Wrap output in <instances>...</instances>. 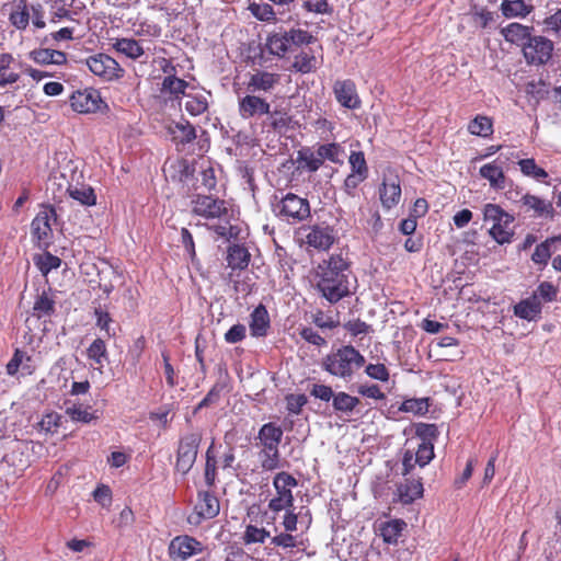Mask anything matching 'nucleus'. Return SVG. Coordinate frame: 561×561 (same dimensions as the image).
<instances>
[{
	"label": "nucleus",
	"mask_w": 561,
	"mask_h": 561,
	"mask_svg": "<svg viewBox=\"0 0 561 561\" xmlns=\"http://www.w3.org/2000/svg\"><path fill=\"white\" fill-rule=\"evenodd\" d=\"M318 276L317 287L329 302L335 304L351 295L353 275L350 261L342 252L323 260L318 265Z\"/></svg>",
	"instance_id": "nucleus-1"
},
{
	"label": "nucleus",
	"mask_w": 561,
	"mask_h": 561,
	"mask_svg": "<svg viewBox=\"0 0 561 561\" xmlns=\"http://www.w3.org/2000/svg\"><path fill=\"white\" fill-rule=\"evenodd\" d=\"M366 364L364 355L352 345H344L328 354L322 368L331 376L351 381Z\"/></svg>",
	"instance_id": "nucleus-2"
},
{
	"label": "nucleus",
	"mask_w": 561,
	"mask_h": 561,
	"mask_svg": "<svg viewBox=\"0 0 561 561\" xmlns=\"http://www.w3.org/2000/svg\"><path fill=\"white\" fill-rule=\"evenodd\" d=\"M483 217L485 222H490L489 232L499 243H510L514 236V217L504 211L499 205L486 204L483 207Z\"/></svg>",
	"instance_id": "nucleus-3"
},
{
	"label": "nucleus",
	"mask_w": 561,
	"mask_h": 561,
	"mask_svg": "<svg viewBox=\"0 0 561 561\" xmlns=\"http://www.w3.org/2000/svg\"><path fill=\"white\" fill-rule=\"evenodd\" d=\"M273 203L274 214L287 222H300L310 216L308 199L294 193H287L280 198L275 195Z\"/></svg>",
	"instance_id": "nucleus-4"
},
{
	"label": "nucleus",
	"mask_w": 561,
	"mask_h": 561,
	"mask_svg": "<svg viewBox=\"0 0 561 561\" xmlns=\"http://www.w3.org/2000/svg\"><path fill=\"white\" fill-rule=\"evenodd\" d=\"M238 113L241 118L250 119L254 117H261L264 115H268L272 119V125L277 128L286 125V122L280 118H275V114L271 112V104L266 99L260 96L257 93H251L243 96H239L238 99Z\"/></svg>",
	"instance_id": "nucleus-5"
},
{
	"label": "nucleus",
	"mask_w": 561,
	"mask_h": 561,
	"mask_svg": "<svg viewBox=\"0 0 561 561\" xmlns=\"http://www.w3.org/2000/svg\"><path fill=\"white\" fill-rule=\"evenodd\" d=\"M297 480L289 473L278 472L273 479L275 495L268 502V508L278 513L287 511L294 505L293 489L297 486Z\"/></svg>",
	"instance_id": "nucleus-6"
},
{
	"label": "nucleus",
	"mask_w": 561,
	"mask_h": 561,
	"mask_svg": "<svg viewBox=\"0 0 561 561\" xmlns=\"http://www.w3.org/2000/svg\"><path fill=\"white\" fill-rule=\"evenodd\" d=\"M90 71L105 81H112L123 76L124 70L119 64L106 54H96L85 59Z\"/></svg>",
	"instance_id": "nucleus-7"
},
{
	"label": "nucleus",
	"mask_w": 561,
	"mask_h": 561,
	"mask_svg": "<svg viewBox=\"0 0 561 561\" xmlns=\"http://www.w3.org/2000/svg\"><path fill=\"white\" fill-rule=\"evenodd\" d=\"M220 504L218 499L208 491L198 492L197 503L194 512L187 517L191 525H199L204 519H211L219 514Z\"/></svg>",
	"instance_id": "nucleus-8"
},
{
	"label": "nucleus",
	"mask_w": 561,
	"mask_h": 561,
	"mask_svg": "<svg viewBox=\"0 0 561 561\" xmlns=\"http://www.w3.org/2000/svg\"><path fill=\"white\" fill-rule=\"evenodd\" d=\"M192 211L206 219H220L228 214L226 202L209 195L195 196L192 199Z\"/></svg>",
	"instance_id": "nucleus-9"
},
{
	"label": "nucleus",
	"mask_w": 561,
	"mask_h": 561,
	"mask_svg": "<svg viewBox=\"0 0 561 561\" xmlns=\"http://www.w3.org/2000/svg\"><path fill=\"white\" fill-rule=\"evenodd\" d=\"M201 443V436L197 433L186 435L180 443L176 458V470L181 473H187L193 467L198 445Z\"/></svg>",
	"instance_id": "nucleus-10"
},
{
	"label": "nucleus",
	"mask_w": 561,
	"mask_h": 561,
	"mask_svg": "<svg viewBox=\"0 0 561 561\" xmlns=\"http://www.w3.org/2000/svg\"><path fill=\"white\" fill-rule=\"evenodd\" d=\"M553 43L543 36L529 37L528 43L524 44V56L529 64H546L552 55Z\"/></svg>",
	"instance_id": "nucleus-11"
},
{
	"label": "nucleus",
	"mask_w": 561,
	"mask_h": 561,
	"mask_svg": "<svg viewBox=\"0 0 561 561\" xmlns=\"http://www.w3.org/2000/svg\"><path fill=\"white\" fill-rule=\"evenodd\" d=\"M57 221L56 210L51 206H42L31 224L32 236L39 243H47L51 236V226Z\"/></svg>",
	"instance_id": "nucleus-12"
},
{
	"label": "nucleus",
	"mask_w": 561,
	"mask_h": 561,
	"mask_svg": "<svg viewBox=\"0 0 561 561\" xmlns=\"http://www.w3.org/2000/svg\"><path fill=\"white\" fill-rule=\"evenodd\" d=\"M103 101L95 89L76 91L70 98V105L78 113H94L101 110Z\"/></svg>",
	"instance_id": "nucleus-13"
},
{
	"label": "nucleus",
	"mask_w": 561,
	"mask_h": 561,
	"mask_svg": "<svg viewBox=\"0 0 561 561\" xmlns=\"http://www.w3.org/2000/svg\"><path fill=\"white\" fill-rule=\"evenodd\" d=\"M202 543L190 536H178L169 546V554L173 561H185L190 557L201 552Z\"/></svg>",
	"instance_id": "nucleus-14"
},
{
	"label": "nucleus",
	"mask_w": 561,
	"mask_h": 561,
	"mask_svg": "<svg viewBox=\"0 0 561 561\" xmlns=\"http://www.w3.org/2000/svg\"><path fill=\"white\" fill-rule=\"evenodd\" d=\"M280 76L266 70H255L250 73L247 90L251 93H270L279 84Z\"/></svg>",
	"instance_id": "nucleus-15"
},
{
	"label": "nucleus",
	"mask_w": 561,
	"mask_h": 561,
	"mask_svg": "<svg viewBox=\"0 0 561 561\" xmlns=\"http://www.w3.org/2000/svg\"><path fill=\"white\" fill-rule=\"evenodd\" d=\"M334 95L337 102L351 110L358 108L360 106V100L356 92V87L351 80L336 81L333 87Z\"/></svg>",
	"instance_id": "nucleus-16"
},
{
	"label": "nucleus",
	"mask_w": 561,
	"mask_h": 561,
	"mask_svg": "<svg viewBox=\"0 0 561 561\" xmlns=\"http://www.w3.org/2000/svg\"><path fill=\"white\" fill-rule=\"evenodd\" d=\"M379 198L385 209H391L401 198L400 181L396 176L385 178L379 188Z\"/></svg>",
	"instance_id": "nucleus-17"
},
{
	"label": "nucleus",
	"mask_w": 561,
	"mask_h": 561,
	"mask_svg": "<svg viewBox=\"0 0 561 561\" xmlns=\"http://www.w3.org/2000/svg\"><path fill=\"white\" fill-rule=\"evenodd\" d=\"M333 230L325 226H313L306 234V242L318 250H328L334 243Z\"/></svg>",
	"instance_id": "nucleus-18"
},
{
	"label": "nucleus",
	"mask_w": 561,
	"mask_h": 561,
	"mask_svg": "<svg viewBox=\"0 0 561 561\" xmlns=\"http://www.w3.org/2000/svg\"><path fill=\"white\" fill-rule=\"evenodd\" d=\"M168 133L176 145H186L196 138L194 126L187 121L172 122L168 126Z\"/></svg>",
	"instance_id": "nucleus-19"
},
{
	"label": "nucleus",
	"mask_w": 561,
	"mask_h": 561,
	"mask_svg": "<svg viewBox=\"0 0 561 561\" xmlns=\"http://www.w3.org/2000/svg\"><path fill=\"white\" fill-rule=\"evenodd\" d=\"M283 430L274 423L264 424L257 435L262 448L278 449L282 442Z\"/></svg>",
	"instance_id": "nucleus-20"
},
{
	"label": "nucleus",
	"mask_w": 561,
	"mask_h": 561,
	"mask_svg": "<svg viewBox=\"0 0 561 561\" xmlns=\"http://www.w3.org/2000/svg\"><path fill=\"white\" fill-rule=\"evenodd\" d=\"M500 10L506 19H524L534 11V5L524 0H503Z\"/></svg>",
	"instance_id": "nucleus-21"
},
{
	"label": "nucleus",
	"mask_w": 561,
	"mask_h": 561,
	"mask_svg": "<svg viewBox=\"0 0 561 561\" xmlns=\"http://www.w3.org/2000/svg\"><path fill=\"white\" fill-rule=\"evenodd\" d=\"M14 61L12 54L0 50V88L12 85L20 80V73L12 68Z\"/></svg>",
	"instance_id": "nucleus-22"
},
{
	"label": "nucleus",
	"mask_w": 561,
	"mask_h": 561,
	"mask_svg": "<svg viewBox=\"0 0 561 561\" xmlns=\"http://www.w3.org/2000/svg\"><path fill=\"white\" fill-rule=\"evenodd\" d=\"M30 58L38 65H64L67 56L61 50L39 48L30 53Z\"/></svg>",
	"instance_id": "nucleus-23"
},
{
	"label": "nucleus",
	"mask_w": 561,
	"mask_h": 561,
	"mask_svg": "<svg viewBox=\"0 0 561 561\" xmlns=\"http://www.w3.org/2000/svg\"><path fill=\"white\" fill-rule=\"evenodd\" d=\"M360 400L347 392L339 391L333 397L332 407L336 413L351 416L359 405Z\"/></svg>",
	"instance_id": "nucleus-24"
},
{
	"label": "nucleus",
	"mask_w": 561,
	"mask_h": 561,
	"mask_svg": "<svg viewBox=\"0 0 561 561\" xmlns=\"http://www.w3.org/2000/svg\"><path fill=\"white\" fill-rule=\"evenodd\" d=\"M270 328V317L263 305L257 306L251 313L250 331L253 336H265Z\"/></svg>",
	"instance_id": "nucleus-25"
},
{
	"label": "nucleus",
	"mask_w": 561,
	"mask_h": 561,
	"mask_svg": "<svg viewBox=\"0 0 561 561\" xmlns=\"http://www.w3.org/2000/svg\"><path fill=\"white\" fill-rule=\"evenodd\" d=\"M31 12L26 0H18L13 3L9 15L10 23L20 31L26 30L30 24Z\"/></svg>",
	"instance_id": "nucleus-26"
},
{
	"label": "nucleus",
	"mask_w": 561,
	"mask_h": 561,
	"mask_svg": "<svg viewBox=\"0 0 561 561\" xmlns=\"http://www.w3.org/2000/svg\"><path fill=\"white\" fill-rule=\"evenodd\" d=\"M480 175L490 182L491 187L504 188L505 175L499 160L486 163L480 168Z\"/></svg>",
	"instance_id": "nucleus-27"
},
{
	"label": "nucleus",
	"mask_w": 561,
	"mask_h": 561,
	"mask_svg": "<svg viewBox=\"0 0 561 561\" xmlns=\"http://www.w3.org/2000/svg\"><path fill=\"white\" fill-rule=\"evenodd\" d=\"M190 84L173 75L167 76L162 81L161 92L168 94L172 100H179L186 94Z\"/></svg>",
	"instance_id": "nucleus-28"
},
{
	"label": "nucleus",
	"mask_w": 561,
	"mask_h": 561,
	"mask_svg": "<svg viewBox=\"0 0 561 561\" xmlns=\"http://www.w3.org/2000/svg\"><path fill=\"white\" fill-rule=\"evenodd\" d=\"M113 48L130 59H138L145 54L144 47L134 38H116L112 44Z\"/></svg>",
	"instance_id": "nucleus-29"
},
{
	"label": "nucleus",
	"mask_w": 561,
	"mask_h": 561,
	"mask_svg": "<svg viewBox=\"0 0 561 561\" xmlns=\"http://www.w3.org/2000/svg\"><path fill=\"white\" fill-rule=\"evenodd\" d=\"M250 262V253L247 248L240 244H233L228 248L227 263L232 270H244Z\"/></svg>",
	"instance_id": "nucleus-30"
},
{
	"label": "nucleus",
	"mask_w": 561,
	"mask_h": 561,
	"mask_svg": "<svg viewBox=\"0 0 561 561\" xmlns=\"http://www.w3.org/2000/svg\"><path fill=\"white\" fill-rule=\"evenodd\" d=\"M541 311V304L537 296L522 300L514 307V313L525 320L536 319Z\"/></svg>",
	"instance_id": "nucleus-31"
},
{
	"label": "nucleus",
	"mask_w": 561,
	"mask_h": 561,
	"mask_svg": "<svg viewBox=\"0 0 561 561\" xmlns=\"http://www.w3.org/2000/svg\"><path fill=\"white\" fill-rule=\"evenodd\" d=\"M531 27L525 26L519 23H510L507 26L501 30V34L506 42L522 45L526 39L530 37Z\"/></svg>",
	"instance_id": "nucleus-32"
},
{
	"label": "nucleus",
	"mask_w": 561,
	"mask_h": 561,
	"mask_svg": "<svg viewBox=\"0 0 561 561\" xmlns=\"http://www.w3.org/2000/svg\"><path fill=\"white\" fill-rule=\"evenodd\" d=\"M405 526L407 524L400 519H393L390 522L382 523L379 528L380 536L382 537L385 542L389 545H396L399 538L401 537V534Z\"/></svg>",
	"instance_id": "nucleus-33"
},
{
	"label": "nucleus",
	"mask_w": 561,
	"mask_h": 561,
	"mask_svg": "<svg viewBox=\"0 0 561 561\" xmlns=\"http://www.w3.org/2000/svg\"><path fill=\"white\" fill-rule=\"evenodd\" d=\"M67 192L71 198L78 201L82 205L92 206L96 203L94 191L89 185H69Z\"/></svg>",
	"instance_id": "nucleus-34"
},
{
	"label": "nucleus",
	"mask_w": 561,
	"mask_h": 561,
	"mask_svg": "<svg viewBox=\"0 0 561 561\" xmlns=\"http://www.w3.org/2000/svg\"><path fill=\"white\" fill-rule=\"evenodd\" d=\"M423 494V485L420 481H407L398 488V495L403 504H410Z\"/></svg>",
	"instance_id": "nucleus-35"
},
{
	"label": "nucleus",
	"mask_w": 561,
	"mask_h": 561,
	"mask_svg": "<svg viewBox=\"0 0 561 561\" xmlns=\"http://www.w3.org/2000/svg\"><path fill=\"white\" fill-rule=\"evenodd\" d=\"M184 96H186V99H187L184 104V107L188 114H191L193 116H197L207 111L208 100L204 93L188 92Z\"/></svg>",
	"instance_id": "nucleus-36"
},
{
	"label": "nucleus",
	"mask_w": 561,
	"mask_h": 561,
	"mask_svg": "<svg viewBox=\"0 0 561 561\" xmlns=\"http://www.w3.org/2000/svg\"><path fill=\"white\" fill-rule=\"evenodd\" d=\"M55 311V300L47 293L43 291L34 301L33 312L38 319L50 317Z\"/></svg>",
	"instance_id": "nucleus-37"
},
{
	"label": "nucleus",
	"mask_w": 561,
	"mask_h": 561,
	"mask_svg": "<svg viewBox=\"0 0 561 561\" xmlns=\"http://www.w3.org/2000/svg\"><path fill=\"white\" fill-rule=\"evenodd\" d=\"M316 151H317V156L320 158L322 163L325 160L333 162V163H342L341 157L343 154V149L336 142L320 145L316 149Z\"/></svg>",
	"instance_id": "nucleus-38"
},
{
	"label": "nucleus",
	"mask_w": 561,
	"mask_h": 561,
	"mask_svg": "<svg viewBox=\"0 0 561 561\" xmlns=\"http://www.w3.org/2000/svg\"><path fill=\"white\" fill-rule=\"evenodd\" d=\"M266 48L270 54L283 57L289 49V43L285 33H275L270 35L266 41Z\"/></svg>",
	"instance_id": "nucleus-39"
},
{
	"label": "nucleus",
	"mask_w": 561,
	"mask_h": 561,
	"mask_svg": "<svg viewBox=\"0 0 561 561\" xmlns=\"http://www.w3.org/2000/svg\"><path fill=\"white\" fill-rule=\"evenodd\" d=\"M297 161L300 168L306 169L309 172H316L322 165L320 158L317 156V151L309 148L301 149L298 152Z\"/></svg>",
	"instance_id": "nucleus-40"
},
{
	"label": "nucleus",
	"mask_w": 561,
	"mask_h": 561,
	"mask_svg": "<svg viewBox=\"0 0 561 561\" xmlns=\"http://www.w3.org/2000/svg\"><path fill=\"white\" fill-rule=\"evenodd\" d=\"M259 459L263 470L273 471L282 467L278 449L262 448L259 453Z\"/></svg>",
	"instance_id": "nucleus-41"
},
{
	"label": "nucleus",
	"mask_w": 561,
	"mask_h": 561,
	"mask_svg": "<svg viewBox=\"0 0 561 561\" xmlns=\"http://www.w3.org/2000/svg\"><path fill=\"white\" fill-rule=\"evenodd\" d=\"M468 130L476 136L489 137L493 133L492 121L486 116L478 115L469 123Z\"/></svg>",
	"instance_id": "nucleus-42"
},
{
	"label": "nucleus",
	"mask_w": 561,
	"mask_h": 561,
	"mask_svg": "<svg viewBox=\"0 0 561 561\" xmlns=\"http://www.w3.org/2000/svg\"><path fill=\"white\" fill-rule=\"evenodd\" d=\"M428 408L430 404L427 398H413L404 400L401 403L399 411L412 413L414 415H424L428 412Z\"/></svg>",
	"instance_id": "nucleus-43"
},
{
	"label": "nucleus",
	"mask_w": 561,
	"mask_h": 561,
	"mask_svg": "<svg viewBox=\"0 0 561 561\" xmlns=\"http://www.w3.org/2000/svg\"><path fill=\"white\" fill-rule=\"evenodd\" d=\"M90 408H84L80 403L67 407L66 414L75 422L90 423L98 419L94 412L89 411Z\"/></svg>",
	"instance_id": "nucleus-44"
},
{
	"label": "nucleus",
	"mask_w": 561,
	"mask_h": 561,
	"mask_svg": "<svg viewBox=\"0 0 561 561\" xmlns=\"http://www.w3.org/2000/svg\"><path fill=\"white\" fill-rule=\"evenodd\" d=\"M35 265L39 268V271L46 275L51 270L58 268L60 266L61 260L48 252L36 255L34 257Z\"/></svg>",
	"instance_id": "nucleus-45"
},
{
	"label": "nucleus",
	"mask_w": 561,
	"mask_h": 561,
	"mask_svg": "<svg viewBox=\"0 0 561 561\" xmlns=\"http://www.w3.org/2000/svg\"><path fill=\"white\" fill-rule=\"evenodd\" d=\"M87 353L88 357L100 366H103L104 362L107 359L106 345L101 339L94 340Z\"/></svg>",
	"instance_id": "nucleus-46"
},
{
	"label": "nucleus",
	"mask_w": 561,
	"mask_h": 561,
	"mask_svg": "<svg viewBox=\"0 0 561 561\" xmlns=\"http://www.w3.org/2000/svg\"><path fill=\"white\" fill-rule=\"evenodd\" d=\"M293 67L301 73H309L317 68V58L311 54L300 53L295 57Z\"/></svg>",
	"instance_id": "nucleus-47"
},
{
	"label": "nucleus",
	"mask_w": 561,
	"mask_h": 561,
	"mask_svg": "<svg viewBox=\"0 0 561 561\" xmlns=\"http://www.w3.org/2000/svg\"><path fill=\"white\" fill-rule=\"evenodd\" d=\"M351 173L368 178V167L363 151H352L348 158Z\"/></svg>",
	"instance_id": "nucleus-48"
},
{
	"label": "nucleus",
	"mask_w": 561,
	"mask_h": 561,
	"mask_svg": "<svg viewBox=\"0 0 561 561\" xmlns=\"http://www.w3.org/2000/svg\"><path fill=\"white\" fill-rule=\"evenodd\" d=\"M520 171L524 175L534 178L536 180H542L548 176V173L540 167H538L534 159H523L518 162Z\"/></svg>",
	"instance_id": "nucleus-49"
},
{
	"label": "nucleus",
	"mask_w": 561,
	"mask_h": 561,
	"mask_svg": "<svg viewBox=\"0 0 561 561\" xmlns=\"http://www.w3.org/2000/svg\"><path fill=\"white\" fill-rule=\"evenodd\" d=\"M520 201L523 205L529 209H534L539 215L549 214L551 210V204L546 203L543 199L535 195L525 194L522 196Z\"/></svg>",
	"instance_id": "nucleus-50"
},
{
	"label": "nucleus",
	"mask_w": 561,
	"mask_h": 561,
	"mask_svg": "<svg viewBox=\"0 0 561 561\" xmlns=\"http://www.w3.org/2000/svg\"><path fill=\"white\" fill-rule=\"evenodd\" d=\"M271 535L265 528H259L253 525H249L243 534V540L245 543H263Z\"/></svg>",
	"instance_id": "nucleus-51"
},
{
	"label": "nucleus",
	"mask_w": 561,
	"mask_h": 561,
	"mask_svg": "<svg viewBox=\"0 0 561 561\" xmlns=\"http://www.w3.org/2000/svg\"><path fill=\"white\" fill-rule=\"evenodd\" d=\"M60 425V415L56 412L47 413L37 423L36 428L41 433H54Z\"/></svg>",
	"instance_id": "nucleus-52"
},
{
	"label": "nucleus",
	"mask_w": 561,
	"mask_h": 561,
	"mask_svg": "<svg viewBox=\"0 0 561 561\" xmlns=\"http://www.w3.org/2000/svg\"><path fill=\"white\" fill-rule=\"evenodd\" d=\"M415 453V461L420 467L426 466L434 458L433 442H421Z\"/></svg>",
	"instance_id": "nucleus-53"
},
{
	"label": "nucleus",
	"mask_w": 561,
	"mask_h": 561,
	"mask_svg": "<svg viewBox=\"0 0 561 561\" xmlns=\"http://www.w3.org/2000/svg\"><path fill=\"white\" fill-rule=\"evenodd\" d=\"M271 543L276 547L288 549L298 547L301 541L299 540V537L293 535V533L283 531L272 537Z\"/></svg>",
	"instance_id": "nucleus-54"
},
{
	"label": "nucleus",
	"mask_w": 561,
	"mask_h": 561,
	"mask_svg": "<svg viewBox=\"0 0 561 561\" xmlns=\"http://www.w3.org/2000/svg\"><path fill=\"white\" fill-rule=\"evenodd\" d=\"M251 13L260 21H275V12L268 3H251L249 7Z\"/></svg>",
	"instance_id": "nucleus-55"
},
{
	"label": "nucleus",
	"mask_w": 561,
	"mask_h": 561,
	"mask_svg": "<svg viewBox=\"0 0 561 561\" xmlns=\"http://www.w3.org/2000/svg\"><path fill=\"white\" fill-rule=\"evenodd\" d=\"M356 391L364 398L374 399L377 401L385 400L386 394L381 391L380 387L376 383H360L357 386Z\"/></svg>",
	"instance_id": "nucleus-56"
},
{
	"label": "nucleus",
	"mask_w": 561,
	"mask_h": 561,
	"mask_svg": "<svg viewBox=\"0 0 561 561\" xmlns=\"http://www.w3.org/2000/svg\"><path fill=\"white\" fill-rule=\"evenodd\" d=\"M365 374L374 379L381 382H387L390 378L388 368L383 364H368L365 365Z\"/></svg>",
	"instance_id": "nucleus-57"
},
{
	"label": "nucleus",
	"mask_w": 561,
	"mask_h": 561,
	"mask_svg": "<svg viewBox=\"0 0 561 561\" xmlns=\"http://www.w3.org/2000/svg\"><path fill=\"white\" fill-rule=\"evenodd\" d=\"M214 444L209 446L206 453L205 481L208 486L214 485L216 480V457L213 454Z\"/></svg>",
	"instance_id": "nucleus-58"
},
{
	"label": "nucleus",
	"mask_w": 561,
	"mask_h": 561,
	"mask_svg": "<svg viewBox=\"0 0 561 561\" xmlns=\"http://www.w3.org/2000/svg\"><path fill=\"white\" fill-rule=\"evenodd\" d=\"M472 18L473 22L482 28L488 27L494 22V13L484 8L474 7L472 9Z\"/></svg>",
	"instance_id": "nucleus-59"
},
{
	"label": "nucleus",
	"mask_w": 561,
	"mask_h": 561,
	"mask_svg": "<svg viewBox=\"0 0 561 561\" xmlns=\"http://www.w3.org/2000/svg\"><path fill=\"white\" fill-rule=\"evenodd\" d=\"M285 35L288 39L289 46L291 44L293 45L309 44L312 41V36L307 31H304L300 28H298V30L293 28L289 32H286Z\"/></svg>",
	"instance_id": "nucleus-60"
},
{
	"label": "nucleus",
	"mask_w": 561,
	"mask_h": 561,
	"mask_svg": "<svg viewBox=\"0 0 561 561\" xmlns=\"http://www.w3.org/2000/svg\"><path fill=\"white\" fill-rule=\"evenodd\" d=\"M305 394H288L286 397V408L289 413L299 414L302 407L307 404Z\"/></svg>",
	"instance_id": "nucleus-61"
},
{
	"label": "nucleus",
	"mask_w": 561,
	"mask_h": 561,
	"mask_svg": "<svg viewBox=\"0 0 561 561\" xmlns=\"http://www.w3.org/2000/svg\"><path fill=\"white\" fill-rule=\"evenodd\" d=\"M415 434L421 442H432L437 436V427L434 424L420 423L415 427Z\"/></svg>",
	"instance_id": "nucleus-62"
},
{
	"label": "nucleus",
	"mask_w": 561,
	"mask_h": 561,
	"mask_svg": "<svg viewBox=\"0 0 561 561\" xmlns=\"http://www.w3.org/2000/svg\"><path fill=\"white\" fill-rule=\"evenodd\" d=\"M302 7L308 12H314L319 14H330L332 9L330 8L327 0H307L304 2Z\"/></svg>",
	"instance_id": "nucleus-63"
},
{
	"label": "nucleus",
	"mask_w": 561,
	"mask_h": 561,
	"mask_svg": "<svg viewBox=\"0 0 561 561\" xmlns=\"http://www.w3.org/2000/svg\"><path fill=\"white\" fill-rule=\"evenodd\" d=\"M310 393L312 397L325 402H329L330 400L333 401V397L335 396L330 386L322 383H314Z\"/></svg>",
	"instance_id": "nucleus-64"
}]
</instances>
